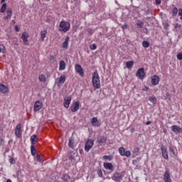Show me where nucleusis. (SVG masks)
I'll return each instance as SVG.
<instances>
[{
	"mask_svg": "<svg viewBox=\"0 0 182 182\" xmlns=\"http://www.w3.org/2000/svg\"><path fill=\"white\" fill-rule=\"evenodd\" d=\"M92 86L95 89H100V78L97 70L95 71L92 74Z\"/></svg>",
	"mask_w": 182,
	"mask_h": 182,
	"instance_id": "obj_1",
	"label": "nucleus"
},
{
	"mask_svg": "<svg viewBox=\"0 0 182 182\" xmlns=\"http://www.w3.org/2000/svg\"><path fill=\"white\" fill-rule=\"evenodd\" d=\"M70 29V23L68 21H60L58 31L66 33Z\"/></svg>",
	"mask_w": 182,
	"mask_h": 182,
	"instance_id": "obj_2",
	"label": "nucleus"
},
{
	"mask_svg": "<svg viewBox=\"0 0 182 182\" xmlns=\"http://www.w3.org/2000/svg\"><path fill=\"white\" fill-rule=\"evenodd\" d=\"M136 77L138 79H140L141 80H143L144 77H146V73L144 72V68H141L138 69L136 73Z\"/></svg>",
	"mask_w": 182,
	"mask_h": 182,
	"instance_id": "obj_3",
	"label": "nucleus"
},
{
	"mask_svg": "<svg viewBox=\"0 0 182 182\" xmlns=\"http://www.w3.org/2000/svg\"><path fill=\"white\" fill-rule=\"evenodd\" d=\"M95 144V141L93 139H87V141L85 142V151L87 153L89 152L90 149L93 147V145Z\"/></svg>",
	"mask_w": 182,
	"mask_h": 182,
	"instance_id": "obj_4",
	"label": "nucleus"
},
{
	"mask_svg": "<svg viewBox=\"0 0 182 182\" xmlns=\"http://www.w3.org/2000/svg\"><path fill=\"white\" fill-rule=\"evenodd\" d=\"M118 151L120 156H122L130 157V156H132V152H130V151H126V149L123 147H119Z\"/></svg>",
	"mask_w": 182,
	"mask_h": 182,
	"instance_id": "obj_5",
	"label": "nucleus"
},
{
	"mask_svg": "<svg viewBox=\"0 0 182 182\" xmlns=\"http://www.w3.org/2000/svg\"><path fill=\"white\" fill-rule=\"evenodd\" d=\"M15 135L18 139L22 138V126L21 124H18L15 129Z\"/></svg>",
	"mask_w": 182,
	"mask_h": 182,
	"instance_id": "obj_6",
	"label": "nucleus"
},
{
	"mask_svg": "<svg viewBox=\"0 0 182 182\" xmlns=\"http://www.w3.org/2000/svg\"><path fill=\"white\" fill-rule=\"evenodd\" d=\"M112 180L116 182H120L123 180V175L119 172H114L113 176H112Z\"/></svg>",
	"mask_w": 182,
	"mask_h": 182,
	"instance_id": "obj_7",
	"label": "nucleus"
},
{
	"mask_svg": "<svg viewBox=\"0 0 182 182\" xmlns=\"http://www.w3.org/2000/svg\"><path fill=\"white\" fill-rule=\"evenodd\" d=\"M103 166L105 170H109V171H111V173H113V171H114V166L113 165V164L110 162H104Z\"/></svg>",
	"mask_w": 182,
	"mask_h": 182,
	"instance_id": "obj_8",
	"label": "nucleus"
},
{
	"mask_svg": "<svg viewBox=\"0 0 182 182\" xmlns=\"http://www.w3.org/2000/svg\"><path fill=\"white\" fill-rule=\"evenodd\" d=\"M42 107H43V103L41 101L38 100L34 103L33 110L34 112H39Z\"/></svg>",
	"mask_w": 182,
	"mask_h": 182,
	"instance_id": "obj_9",
	"label": "nucleus"
},
{
	"mask_svg": "<svg viewBox=\"0 0 182 182\" xmlns=\"http://www.w3.org/2000/svg\"><path fill=\"white\" fill-rule=\"evenodd\" d=\"M151 85H153V86H156L157 85H159V83L160 82V77L158 75H153L151 77Z\"/></svg>",
	"mask_w": 182,
	"mask_h": 182,
	"instance_id": "obj_10",
	"label": "nucleus"
},
{
	"mask_svg": "<svg viewBox=\"0 0 182 182\" xmlns=\"http://www.w3.org/2000/svg\"><path fill=\"white\" fill-rule=\"evenodd\" d=\"M80 107V102L79 101H76L75 102L73 103L71 106V112L75 113L77 112Z\"/></svg>",
	"mask_w": 182,
	"mask_h": 182,
	"instance_id": "obj_11",
	"label": "nucleus"
},
{
	"mask_svg": "<svg viewBox=\"0 0 182 182\" xmlns=\"http://www.w3.org/2000/svg\"><path fill=\"white\" fill-rule=\"evenodd\" d=\"M70 102H72V97L69 96L64 98L63 106L65 109H69V106H70Z\"/></svg>",
	"mask_w": 182,
	"mask_h": 182,
	"instance_id": "obj_12",
	"label": "nucleus"
},
{
	"mask_svg": "<svg viewBox=\"0 0 182 182\" xmlns=\"http://www.w3.org/2000/svg\"><path fill=\"white\" fill-rule=\"evenodd\" d=\"M0 92L3 95H6V93H9V88L4 84H0Z\"/></svg>",
	"mask_w": 182,
	"mask_h": 182,
	"instance_id": "obj_13",
	"label": "nucleus"
},
{
	"mask_svg": "<svg viewBox=\"0 0 182 182\" xmlns=\"http://www.w3.org/2000/svg\"><path fill=\"white\" fill-rule=\"evenodd\" d=\"M75 72L77 73H79L80 76H84L85 73H83V69L82 68V66L79 64H77L75 65Z\"/></svg>",
	"mask_w": 182,
	"mask_h": 182,
	"instance_id": "obj_14",
	"label": "nucleus"
},
{
	"mask_svg": "<svg viewBox=\"0 0 182 182\" xmlns=\"http://www.w3.org/2000/svg\"><path fill=\"white\" fill-rule=\"evenodd\" d=\"M164 182H172L171 178L170 177V171L167 169L164 174Z\"/></svg>",
	"mask_w": 182,
	"mask_h": 182,
	"instance_id": "obj_15",
	"label": "nucleus"
},
{
	"mask_svg": "<svg viewBox=\"0 0 182 182\" xmlns=\"http://www.w3.org/2000/svg\"><path fill=\"white\" fill-rule=\"evenodd\" d=\"M28 38H29V34H28V33L24 32L21 34V39L23 40V42L25 45H29V43L28 42Z\"/></svg>",
	"mask_w": 182,
	"mask_h": 182,
	"instance_id": "obj_16",
	"label": "nucleus"
},
{
	"mask_svg": "<svg viewBox=\"0 0 182 182\" xmlns=\"http://www.w3.org/2000/svg\"><path fill=\"white\" fill-rule=\"evenodd\" d=\"M161 150L162 153V157H164L165 160H168V152H167V148L162 146Z\"/></svg>",
	"mask_w": 182,
	"mask_h": 182,
	"instance_id": "obj_17",
	"label": "nucleus"
},
{
	"mask_svg": "<svg viewBox=\"0 0 182 182\" xmlns=\"http://www.w3.org/2000/svg\"><path fill=\"white\" fill-rule=\"evenodd\" d=\"M107 141V138L105 136H101L98 137L97 141L100 146H105L106 144V141Z\"/></svg>",
	"mask_w": 182,
	"mask_h": 182,
	"instance_id": "obj_18",
	"label": "nucleus"
},
{
	"mask_svg": "<svg viewBox=\"0 0 182 182\" xmlns=\"http://www.w3.org/2000/svg\"><path fill=\"white\" fill-rule=\"evenodd\" d=\"M91 123L94 127H99L100 126V122H99V120L96 117H93L91 119Z\"/></svg>",
	"mask_w": 182,
	"mask_h": 182,
	"instance_id": "obj_19",
	"label": "nucleus"
},
{
	"mask_svg": "<svg viewBox=\"0 0 182 182\" xmlns=\"http://www.w3.org/2000/svg\"><path fill=\"white\" fill-rule=\"evenodd\" d=\"M171 129L173 133H182V128L176 125H173Z\"/></svg>",
	"mask_w": 182,
	"mask_h": 182,
	"instance_id": "obj_20",
	"label": "nucleus"
},
{
	"mask_svg": "<svg viewBox=\"0 0 182 182\" xmlns=\"http://www.w3.org/2000/svg\"><path fill=\"white\" fill-rule=\"evenodd\" d=\"M6 14L7 15L4 17V19L6 21H8V19H11V18L12 17V9H8L6 10Z\"/></svg>",
	"mask_w": 182,
	"mask_h": 182,
	"instance_id": "obj_21",
	"label": "nucleus"
},
{
	"mask_svg": "<svg viewBox=\"0 0 182 182\" xmlns=\"http://www.w3.org/2000/svg\"><path fill=\"white\" fill-rule=\"evenodd\" d=\"M69 37H66L65 39V41L63 43L62 46L64 49H68V46H69V41H70Z\"/></svg>",
	"mask_w": 182,
	"mask_h": 182,
	"instance_id": "obj_22",
	"label": "nucleus"
},
{
	"mask_svg": "<svg viewBox=\"0 0 182 182\" xmlns=\"http://www.w3.org/2000/svg\"><path fill=\"white\" fill-rule=\"evenodd\" d=\"M31 142L32 146L36 144L38 142V136L36 134H33L31 136Z\"/></svg>",
	"mask_w": 182,
	"mask_h": 182,
	"instance_id": "obj_23",
	"label": "nucleus"
},
{
	"mask_svg": "<svg viewBox=\"0 0 182 182\" xmlns=\"http://www.w3.org/2000/svg\"><path fill=\"white\" fill-rule=\"evenodd\" d=\"M47 34H48V31L46 30L41 31L40 33L41 40L45 41V38H46Z\"/></svg>",
	"mask_w": 182,
	"mask_h": 182,
	"instance_id": "obj_24",
	"label": "nucleus"
},
{
	"mask_svg": "<svg viewBox=\"0 0 182 182\" xmlns=\"http://www.w3.org/2000/svg\"><path fill=\"white\" fill-rule=\"evenodd\" d=\"M65 69H66V63L63 60H60L59 70H65Z\"/></svg>",
	"mask_w": 182,
	"mask_h": 182,
	"instance_id": "obj_25",
	"label": "nucleus"
},
{
	"mask_svg": "<svg viewBox=\"0 0 182 182\" xmlns=\"http://www.w3.org/2000/svg\"><path fill=\"white\" fill-rule=\"evenodd\" d=\"M65 82H66V76L65 75H61L59 78H58V83L60 85H63V83H65Z\"/></svg>",
	"mask_w": 182,
	"mask_h": 182,
	"instance_id": "obj_26",
	"label": "nucleus"
},
{
	"mask_svg": "<svg viewBox=\"0 0 182 182\" xmlns=\"http://www.w3.org/2000/svg\"><path fill=\"white\" fill-rule=\"evenodd\" d=\"M133 65H134V61H127V62H126L127 69H132V68H133Z\"/></svg>",
	"mask_w": 182,
	"mask_h": 182,
	"instance_id": "obj_27",
	"label": "nucleus"
},
{
	"mask_svg": "<svg viewBox=\"0 0 182 182\" xmlns=\"http://www.w3.org/2000/svg\"><path fill=\"white\" fill-rule=\"evenodd\" d=\"M6 11V3H4L1 7L0 12L1 14H5Z\"/></svg>",
	"mask_w": 182,
	"mask_h": 182,
	"instance_id": "obj_28",
	"label": "nucleus"
},
{
	"mask_svg": "<svg viewBox=\"0 0 182 182\" xmlns=\"http://www.w3.org/2000/svg\"><path fill=\"white\" fill-rule=\"evenodd\" d=\"M172 16L175 17L177 16V14H178V9L177 7L173 8L171 10Z\"/></svg>",
	"mask_w": 182,
	"mask_h": 182,
	"instance_id": "obj_29",
	"label": "nucleus"
},
{
	"mask_svg": "<svg viewBox=\"0 0 182 182\" xmlns=\"http://www.w3.org/2000/svg\"><path fill=\"white\" fill-rule=\"evenodd\" d=\"M31 151L32 156H35V154H36V148H35L34 145H31Z\"/></svg>",
	"mask_w": 182,
	"mask_h": 182,
	"instance_id": "obj_30",
	"label": "nucleus"
},
{
	"mask_svg": "<svg viewBox=\"0 0 182 182\" xmlns=\"http://www.w3.org/2000/svg\"><path fill=\"white\" fill-rule=\"evenodd\" d=\"M102 159L103 160H108V161H112V160H113V156L105 155L103 156Z\"/></svg>",
	"mask_w": 182,
	"mask_h": 182,
	"instance_id": "obj_31",
	"label": "nucleus"
},
{
	"mask_svg": "<svg viewBox=\"0 0 182 182\" xmlns=\"http://www.w3.org/2000/svg\"><path fill=\"white\" fill-rule=\"evenodd\" d=\"M38 79L40 82H46V77L43 74L40 75Z\"/></svg>",
	"mask_w": 182,
	"mask_h": 182,
	"instance_id": "obj_32",
	"label": "nucleus"
},
{
	"mask_svg": "<svg viewBox=\"0 0 182 182\" xmlns=\"http://www.w3.org/2000/svg\"><path fill=\"white\" fill-rule=\"evenodd\" d=\"M6 52V49H5V46L4 44L0 45V53H5Z\"/></svg>",
	"mask_w": 182,
	"mask_h": 182,
	"instance_id": "obj_33",
	"label": "nucleus"
},
{
	"mask_svg": "<svg viewBox=\"0 0 182 182\" xmlns=\"http://www.w3.org/2000/svg\"><path fill=\"white\" fill-rule=\"evenodd\" d=\"M142 46L144 48H149L150 46V43L149 41H144L142 42Z\"/></svg>",
	"mask_w": 182,
	"mask_h": 182,
	"instance_id": "obj_34",
	"label": "nucleus"
},
{
	"mask_svg": "<svg viewBox=\"0 0 182 182\" xmlns=\"http://www.w3.org/2000/svg\"><path fill=\"white\" fill-rule=\"evenodd\" d=\"M149 102H151L154 105H156V103H157V99L156 98V97H151L149 98Z\"/></svg>",
	"mask_w": 182,
	"mask_h": 182,
	"instance_id": "obj_35",
	"label": "nucleus"
},
{
	"mask_svg": "<svg viewBox=\"0 0 182 182\" xmlns=\"http://www.w3.org/2000/svg\"><path fill=\"white\" fill-rule=\"evenodd\" d=\"M63 180L64 181H70V176H69V175H68V174H65V175H63Z\"/></svg>",
	"mask_w": 182,
	"mask_h": 182,
	"instance_id": "obj_36",
	"label": "nucleus"
},
{
	"mask_svg": "<svg viewBox=\"0 0 182 182\" xmlns=\"http://www.w3.org/2000/svg\"><path fill=\"white\" fill-rule=\"evenodd\" d=\"M143 25H144L143 22L139 21L136 23V28H138V29H141V28H143Z\"/></svg>",
	"mask_w": 182,
	"mask_h": 182,
	"instance_id": "obj_37",
	"label": "nucleus"
},
{
	"mask_svg": "<svg viewBox=\"0 0 182 182\" xmlns=\"http://www.w3.org/2000/svg\"><path fill=\"white\" fill-rule=\"evenodd\" d=\"M73 143H74L73 139H70L69 142H68V146L71 149H73V147H75V145H73Z\"/></svg>",
	"mask_w": 182,
	"mask_h": 182,
	"instance_id": "obj_38",
	"label": "nucleus"
},
{
	"mask_svg": "<svg viewBox=\"0 0 182 182\" xmlns=\"http://www.w3.org/2000/svg\"><path fill=\"white\" fill-rule=\"evenodd\" d=\"M90 49H91V50H95V49H97V46L96 44H92L90 46Z\"/></svg>",
	"mask_w": 182,
	"mask_h": 182,
	"instance_id": "obj_39",
	"label": "nucleus"
},
{
	"mask_svg": "<svg viewBox=\"0 0 182 182\" xmlns=\"http://www.w3.org/2000/svg\"><path fill=\"white\" fill-rule=\"evenodd\" d=\"M163 25H164V29H168V28L170 26V25L167 22L164 23Z\"/></svg>",
	"mask_w": 182,
	"mask_h": 182,
	"instance_id": "obj_40",
	"label": "nucleus"
},
{
	"mask_svg": "<svg viewBox=\"0 0 182 182\" xmlns=\"http://www.w3.org/2000/svg\"><path fill=\"white\" fill-rule=\"evenodd\" d=\"M175 29H181V24L176 23L174 26Z\"/></svg>",
	"mask_w": 182,
	"mask_h": 182,
	"instance_id": "obj_41",
	"label": "nucleus"
},
{
	"mask_svg": "<svg viewBox=\"0 0 182 182\" xmlns=\"http://www.w3.org/2000/svg\"><path fill=\"white\" fill-rule=\"evenodd\" d=\"M97 174H98L99 177H103V172L102 171V169H99L97 171Z\"/></svg>",
	"mask_w": 182,
	"mask_h": 182,
	"instance_id": "obj_42",
	"label": "nucleus"
},
{
	"mask_svg": "<svg viewBox=\"0 0 182 182\" xmlns=\"http://www.w3.org/2000/svg\"><path fill=\"white\" fill-rule=\"evenodd\" d=\"M177 59L178 60H182V53H179L177 54Z\"/></svg>",
	"mask_w": 182,
	"mask_h": 182,
	"instance_id": "obj_43",
	"label": "nucleus"
},
{
	"mask_svg": "<svg viewBox=\"0 0 182 182\" xmlns=\"http://www.w3.org/2000/svg\"><path fill=\"white\" fill-rule=\"evenodd\" d=\"M169 151L172 153L173 156H176V151H174V149H173V147L169 148Z\"/></svg>",
	"mask_w": 182,
	"mask_h": 182,
	"instance_id": "obj_44",
	"label": "nucleus"
},
{
	"mask_svg": "<svg viewBox=\"0 0 182 182\" xmlns=\"http://www.w3.org/2000/svg\"><path fill=\"white\" fill-rule=\"evenodd\" d=\"M178 16H181L180 19L182 21V9H178Z\"/></svg>",
	"mask_w": 182,
	"mask_h": 182,
	"instance_id": "obj_45",
	"label": "nucleus"
},
{
	"mask_svg": "<svg viewBox=\"0 0 182 182\" xmlns=\"http://www.w3.org/2000/svg\"><path fill=\"white\" fill-rule=\"evenodd\" d=\"M9 163H11V164H15V159L14 158H11L9 159Z\"/></svg>",
	"mask_w": 182,
	"mask_h": 182,
	"instance_id": "obj_46",
	"label": "nucleus"
},
{
	"mask_svg": "<svg viewBox=\"0 0 182 182\" xmlns=\"http://www.w3.org/2000/svg\"><path fill=\"white\" fill-rule=\"evenodd\" d=\"M156 5H160L161 4V0H155Z\"/></svg>",
	"mask_w": 182,
	"mask_h": 182,
	"instance_id": "obj_47",
	"label": "nucleus"
},
{
	"mask_svg": "<svg viewBox=\"0 0 182 182\" xmlns=\"http://www.w3.org/2000/svg\"><path fill=\"white\" fill-rule=\"evenodd\" d=\"M123 31H124L127 28V24H124L122 26Z\"/></svg>",
	"mask_w": 182,
	"mask_h": 182,
	"instance_id": "obj_48",
	"label": "nucleus"
},
{
	"mask_svg": "<svg viewBox=\"0 0 182 182\" xmlns=\"http://www.w3.org/2000/svg\"><path fill=\"white\" fill-rule=\"evenodd\" d=\"M14 29H15L16 32H19V28H18L17 26H15Z\"/></svg>",
	"mask_w": 182,
	"mask_h": 182,
	"instance_id": "obj_49",
	"label": "nucleus"
},
{
	"mask_svg": "<svg viewBox=\"0 0 182 182\" xmlns=\"http://www.w3.org/2000/svg\"><path fill=\"white\" fill-rule=\"evenodd\" d=\"M88 33H93V31L91 28L87 29Z\"/></svg>",
	"mask_w": 182,
	"mask_h": 182,
	"instance_id": "obj_50",
	"label": "nucleus"
},
{
	"mask_svg": "<svg viewBox=\"0 0 182 182\" xmlns=\"http://www.w3.org/2000/svg\"><path fill=\"white\" fill-rule=\"evenodd\" d=\"M146 126H149V124H151V122L148 121V122H146Z\"/></svg>",
	"mask_w": 182,
	"mask_h": 182,
	"instance_id": "obj_51",
	"label": "nucleus"
},
{
	"mask_svg": "<svg viewBox=\"0 0 182 182\" xmlns=\"http://www.w3.org/2000/svg\"><path fill=\"white\" fill-rule=\"evenodd\" d=\"M36 159L38 161H41V156H39L38 155L36 156Z\"/></svg>",
	"mask_w": 182,
	"mask_h": 182,
	"instance_id": "obj_52",
	"label": "nucleus"
},
{
	"mask_svg": "<svg viewBox=\"0 0 182 182\" xmlns=\"http://www.w3.org/2000/svg\"><path fill=\"white\" fill-rule=\"evenodd\" d=\"M139 148H135L134 149V151L139 152Z\"/></svg>",
	"mask_w": 182,
	"mask_h": 182,
	"instance_id": "obj_53",
	"label": "nucleus"
},
{
	"mask_svg": "<svg viewBox=\"0 0 182 182\" xmlns=\"http://www.w3.org/2000/svg\"><path fill=\"white\" fill-rule=\"evenodd\" d=\"M6 182H12L11 179H7Z\"/></svg>",
	"mask_w": 182,
	"mask_h": 182,
	"instance_id": "obj_54",
	"label": "nucleus"
},
{
	"mask_svg": "<svg viewBox=\"0 0 182 182\" xmlns=\"http://www.w3.org/2000/svg\"><path fill=\"white\" fill-rule=\"evenodd\" d=\"M5 2V0H1V4H4Z\"/></svg>",
	"mask_w": 182,
	"mask_h": 182,
	"instance_id": "obj_55",
	"label": "nucleus"
},
{
	"mask_svg": "<svg viewBox=\"0 0 182 182\" xmlns=\"http://www.w3.org/2000/svg\"><path fill=\"white\" fill-rule=\"evenodd\" d=\"M131 132H132V133H133V132H134V129H132Z\"/></svg>",
	"mask_w": 182,
	"mask_h": 182,
	"instance_id": "obj_56",
	"label": "nucleus"
},
{
	"mask_svg": "<svg viewBox=\"0 0 182 182\" xmlns=\"http://www.w3.org/2000/svg\"><path fill=\"white\" fill-rule=\"evenodd\" d=\"M45 1H46L47 2H49V1H50V0H45Z\"/></svg>",
	"mask_w": 182,
	"mask_h": 182,
	"instance_id": "obj_57",
	"label": "nucleus"
},
{
	"mask_svg": "<svg viewBox=\"0 0 182 182\" xmlns=\"http://www.w3.org/2000/svg\"><path fill=\"white\" fill-rule=\"evenodd\" d=\"M166 96H168V93L166 94Z\"/></svg>",
	"mask_w": 182,
	"mask_h": 182,
	"instance_id": "obj_58",
	"label": "nucleus"
}]
</instances>
